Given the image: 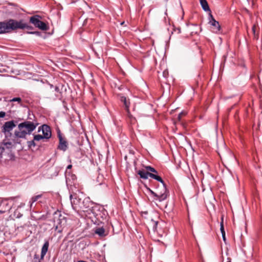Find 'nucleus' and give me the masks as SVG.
Here are the masks:
<instances>
[{
  "label": "nucleus",
  "instance_id": "1",
  "mask_svg": "<svg viewBox=\"0 0 262 262\" xmlns=\"http://www.w3.org/2000/svg\"><path fill=\"white\" fill-rule=\"evenodd\" d=\"M70 198L72 208L76 211L88 212L93 208V203L89 197L82 198L76 194H71L70 195Z\"/></svg>",
  "mask_w": 262,
  "mask_h": 262
},
{
  "label": "nucleus",
  "instance_id": "2",
  "mask_svg": "<svg viewBox=\"0 0 262 262\" xmlns=\"http://www.w3.org/2000/svg\"><path fill=\"white\" fill-rule=\"evenodd\" d=\"M43 18L42 16L35 14L29 17V22L41 31H47L50 29L49 23L43 21Z\"/></svg>",
  "mask_w": 262,
  "mask_h": 262
},
{
  "label": "nucleus",
  "instance_id": "3",
  "mask_svg": "<svg viewBox=\"0 0 262 262\" xmlns=\"http://www.w3.org/2000/svg\"><path fill=\"white\" fill-rule=\"evenodd\" d=\"M15 30V19L9 18L0 21V34L10 33Z\"/></svg>",
  "mask_w": 262,
  "mask_h": 262
},
{
  "label": "nucleus",
  "instance_id": "4",
  "mask_svg": "<svg viewBox=\"0 0 262 262\" xmlns=\"http://www.w3.org/2000/svg\"><path fill=\"white\" fill-rule=\"evenodd\" d=\"M25 12V10L20 7L17 4L9 3L7 6L3 7V12L7 15L11 17H15L19 11Z\"/></svg>",
  "mask_w": 262,
  "mask_h": 262
},
{
  "label": "nucleus",
  "instance_id": "5",
  "mask_svg": "<svg viewBox=\"0 0 262 262\" xmlns=\"http://www.w3.org/2000/svg\"><path fill=\"white\" fill-rule=\"evenodd\" d=\"M118 98L120 102L122 104V107L126 111L127 115H131V111L130 110V107L132 108L133 111L135 110V105H130V99L123 95L122 94H118Z\"/></svg>",
  "mask_w": 262,
  "mask_h": 262
},
{
  "label": "nucleus",
  "instance_id": "6",
  "mask_svg": "<svg viewBox=\"0 0 262 262\" xmlns=\"http://www.w3.org/2000/svg\"><path fill=\"white\" fill-rule=\"evenodd\" d=\"M16 102L17 103V104L19 105V106L23 109L24 114L31 115V112L28 106L23 104L22 99L19 97H14L12 99L9 100V109L10 108V106H12L13 105V103Z\"/></svg>",
  "mask_w": 262,
  "mask_h": 262
},
{
  "label": "nucleus",
  "instance_id": "7",
  "mask_svg": "<svg viewBox=\"0 0 262 262\" xmlns=\"http://www.w3.org/2000/svg\"><path fill=\"white\" fill-rule=\"evenodd\" d=\"M162 184V190L160 192H155L152 190L149 192L152 195L156 198V200L162 202L165 200L168 196V191L166 187V184L164 182Z\"/></svg>",
  "mask_w": 262,
  "mask_h": 262
},
{
  "label": "nucleus",
  "instance_id": "8",
  "mask_svg": "<svg viewBox=\"0 0 262 262\" xmlns=\"http://www.w3.org/2000/svg\"><path fill=\"white\" fill-rule=\"evenodd\" d=\"M137 173L140 176V177L143 179H147L148 177L157 180L161 183L164 184V181L161 177L159 175L151 173L148 171H145L144 169L139 170L137 171Z\"/></svg>",
  "mask_w": 262,
  "mask_h": 262
},
{
  "label": "nucleus",
  "instance_id": "9",
  "mask_svg": "<svg viewBox=\"0 0 262 262\" xmlns=\"http://www.w3.org/2000/svg\"><path fill=\"white\" fill-rule=\"evenodd\" d=\"M54 223L55 230H58V232L61 233L62 231V227L66 224V218L60 214L58 217L54 216Z\"/></svg>",
  "mask_w": 262,
  "mask_h": 262
},
{
  "label": "nucleus",
  "instance_id": "10",
  "mask_svg": "<svg viewBox=\"0 0 262 262\" xmlns=\"http://www.w3.org/2000/svg\"><path fill=\"white\" fill-rule=\"evenodd\" d=\"M38 123H34L30 121H25L21 123L18 125V128H21V129H24L25 131L28 134H30L36 127Z\"/></svg>",
  "mask_w": 262,
  "mask_h": 262
},
{
  "label": "nucleus",
  "instance_id": "11",
  "mask_svg": "<svg viewBox=\"0 0 262 262\" xmlns=\"http://www.w3.org/2000/svg\"><path fill=\"white\" fill-rule=\"evenodd\" d=\"M208 24L211 26L212 31L214 33H217L221 30V27L219 22L215 19L211 13H208Z\"/></svg>",
  "mask_w": 262,
  "mask_h": 262
},
{
  "label": "nucleus",
  "instance_id": "12",
  "mask_svg": "<svg viewBox=\"0 0 262 262\" xmlns=\"http://www.w3.org/2000/svg\"><path fill=\"white\" fill-rule=\"evenodd\" d=\"M15 27L16 30L25 29L32 30L34 29L32 26L29 25L28 23L25 22L23 19L19 20L15 19Z\"/></svg>",
  "mask_w": 262,
  "mask_h": 262
},
{
  "label": "nucleus",
  "instance_id": "13",
  "mask_svg": "<svg viewBox=\"0 0 262 262\" xmlns=\"http://www.w3.org/2000/svg\"><path fill=\"white\" fill-rule=\"evenodd\" d=\"M12 208V205L9 202V199H0V213L9 211Z\"/></svg>",
  "mask_w": 262,
  "mask_h": 262
},
{
  "label": "nucleus",
  "instance_id": "14",
  "mask_svg": "<svg viewBox=\"0 0 262 262\" xmlns=\"http://www.w3.org/2000/svg\"><path fill=\"white\" fill-rule=\"evenodd\" d=\"M15 126L13 121L6 122L3 126L2 132L4 133L6 137L10 136L11 134L10 132Z\"/></svg>",
  "mask_w": 262,
  "mask_h": 262
},
{
  "label": "nucleus",
  "instance_id": "15",
  "mask_svg": "<svg viewBox=\"0 0 262 262\" xmlns=\"http://www.w3.org/2000/svg\"><path fill=\"white\" fill-rule=\"evenodd\" d=\"M41 129L43 136L46 139H48L51 137V131L50 127L46 124H43L41 127L38 128V132H39Z\"/></svg>",
  "mask_w": 262,
  "mask_h": 262
},
{
  "label": "nucleus",
  "instance_id": "16",
  "mask_svg": "<svg viewBox=\"0 0 262 262\" xmlns=\"http://www.w3.org/2000/svg\"><path fill=\"white\" fill-rule=\"evenodd\" d=\"M26 34H32V35H35L37 36H39L42 38L46 39L47 37L52 34V33H42V32L38 31H28L26 32Z\"/></svg>",
  "mask_w": 262,
  "mask_h": 262
},
{
  "label": "nucleus",
  "instance_id": "17",
  "mask_svg": "<svg viewBox=\"0 0 262 262\" xmlns=\"http://www.w3.org/2000/svg\"><path fill=\"white\" fill-rule=\"evenodd\" d=\"M200 5L202 8V9L206 12L211 13V11L209 6L207 0H200Z\"/></svg>",
  "mask_w": 262,
  "mask_h": 262
},
{
  "label": "nucleus",
  "instance_id": "18",
  "mask_svg": "<svg viewBox=\"0 0 262 262\" xmlns=\"http://www.w3.org/2000/svg\"><path fill=\"white\" fill-rule=\"evenodd\" d=\"M49 246V242L46 241L41 248V255H40V259H43L45 256L46 255V254L48 251Z\"/></svg>",
  "mask_w": 262,
  "mask_h": 262
},
{
  "label": "nucleus",
  "instance_id": "19",
  "mask_svg": "<svg viewBox=\"0 0 262 262\" xmlns=\"http://www.w3.org/2000/svg\"><path fill=\"white\" fill-rule=\"evenodd\" d=\"M59 144L58 145V149L63 151H66L68 147L67 142L66 141L63 140L60 136H59Z\"/></svg>",
  "mask_w": 262,
  "mask_h": 262
},
{
  "label": "nucleus",
  "instance_id": "20",
  "mask_svg": "<svg viewBox=\"0 0 262 262\" xmlns=\"http://www.w3.org/2000/svg\"><path fill=\"white\" fill-rule=\"evenodd\" d=\"M95 233L101 237H104L106 235L105 229L103 227L96 228Z\"/></svg>",
  "mask_w": 262,
  "mask_h": 262
},
{
  "label": "nucleus",
  "instance_id": "21",
  "mask_svg": "<svg viewBox=\"0 0 262 262\" xmlns=\"http://www.w3.org/2000/svg\"><path fill=\"white\" fill-rule=\"evenodd\" d=\"M19 131H15V135L16 137L20 138H25L27 133L24 130L21 129V128H18Z\"/></svg>",
  "mask_w": 262,
  "mask_h": 262
},
{
  "label": "nucleus",
  "instance_id": "22",
  "mask_svg": "<svg viewBox=\"0 0 262 262\" xmlns=\"http://www.w3.org/2000/svg\"><path fill=\"white\" fill-rule=\"evenodd\" d=\"M42 194H38L35 196H33L31 198L30 203V207H32L33 204L35 202L37 201L39 199L42 198Z\"/></svg>",
  "mask_w": 262,
  "mask_h": 262
},
{
  "label": "nucleus",
  "instance_id": "23",
  "mask_svg": "<svg viewBox=\"0 0 262 262\" xmlns=\"http://www.w3.org/2000/svg\"><path fill=\"white\" fill-rule=\"evenodd\" d=\"M9 100H6V97H4L3 99H0V106H9Z\"/></svg>",
  "mask_w": 262,
  "mask_h": 262
},
{
  "label": "nucleus",
  "instance_id": "24",
  "mask_svg": "<svg viewBox=\"0 0 262 262\" xmlns=\"http://www.w3.org/2000/svg\"><path fill=\"white\" fill-rule=\"evenodd\" d=\"M145 168L146 170H147V171L151 172V173H154V174L158 175L157 170L154 167H152L150 166H146L145 167Z\"/></svg>",
  "mask_w": 262,
  "mask_h": 262
},
{
  "label": "nucleus",
  "instance_id": "25",
  "mask_svg": "<svg viewBox=\"0 0 262 262\" xmlns=\"http://www.w3.org/2000/svg\"><path fill=\"white\" fill-rule=\"evenodd\" d=\"M72 180L73 181H74L75 180H76V177L75 174H71L70 176ZM70 175L68 176V175H66V182H67V183L68 184V183L70 182Z\"/></svg>",
  "mask_w": 262,
  "mask_h": 262
},
{
  "label": "nucleus",
  "instance_id": "26",
  "mask_svg": "<svg viewBox=\"0 0 262 262\" xmlns=\"http://www.w3.org/2000/svg\"><path fill=\"white\" fill-rule=\"evenodd\" d=\"M23 216V214L21 213L18 209H16L14 212V216L16 218L19 219Z\"/></svg>",
  "mask_w": 262,
  "mask_h": 262
},
{
  "label": "nucleus",
  "instance_id": "27",
  "mask_svg": "<svg viewBox=\"0 0 262 262\" xmlns=\"http://www.w3.org/2000/svg\"><path fill=\"white\" fill-rule=\"evenodd\" d=\"M45 139L44 137L41 135H36L34 136V140L38 141L41 139Z\"/></svg>",
  "mask_w": 262,
  "mask_h": 262
},
{
  "label": "nucleus",
  "instance_id": "28",
  "mask_svg": "<svg viewBox=\"0 0 262 262\" xmlns=\"http://www.w3.org/2000/svg\"><path fill=\"white\" fill-rule=\"evenodd\" d=\"M220 230L221 232L225 231L223 223V216H222L221 218V222L220 223Z\"/></svg>",
  "mask_w": 262,
  "mask_h": 262
},
{
  "label": "nucleus",
  "instance_id": "29",
  "mask_svg": "<svg viewBox=\"0 0 262 262\" xmlns=\"http://www.w3.org/2000/svg\"><path fill=\"white\" fill-rule=\"evenodd\" d=\"M152 223H153L152 230L154 231H155L157 230V225H158V222H156V221H152Z\"/></svg>",
  "mask_w": 262,
  "mask_h": 262
},
{
  "label": "nucleus",
  "instance_id": "30",
  "mask_svg": "<svg viewBox=\"0 0 262 262\" xmlns=\"http://www.w3.org/2000/svg\"><path fill=\"white\" fill-rule=\"evenodd\" d=\"M29 146L30 147H31V146H36V144L35 143V140H32V141H31L29 142Z\"/></svg>",
  "mask_w": 262,
  "mask_h": 262
},
{
  "label": "nucleus",
  "instance_id": "31",
  "mask_svg": "<svg viewBox=\"0 0 262 262\" xmlns=\"http://www.w3.org/2000/svg\"><path fill=\"white\" fill-rule=\"evenodd\" d=\"M173 31L174 32L178 31V32H177L178 34H180L181 32V28L180 27H178V28L174 27Z\"/></svg>",
  "mask_w": 262,
  "mask_h": 262
},
{
  "label": "nucleus",
  "instance_id": "32",
  "mask_svg": "<svg viewBox=\"0 0 262 262\" xmlns=\"http://www.w3.org/2000/svg\"><path fill=\"white\" fill-rule=\"evenodd\" d=\"M5 150V148L0 146V158L2 157V154Z\"/></svg>",
  "mask_w": 262,
  "mask_h": 262
},
{
  "label": "nucleus",
  "instance_id": "33",
  "mask_svg": "<svg viewBox=\"0 0 262 262\" xmlns=\"http://www.w3.org/2000/svg\"><path fill=\"white\" fill-rule=\"evenodd\" d=\"M252 31L253 34L254 35H255L256 29H255V25H253V26L252 27Z\"/></svg>",
  "mask_w": 262,
  "mask_h": 262
},
{
  "label": "nucleus",
  "instance_id": "34",
  "mask_svg": "<svg viewBox=\"0 0 262 262\" xmlns=\"http://www.w3.org/2000/svg\"><path fill=\"white\" fill-rule=\"evenodd\" d=\"M54 91H55L57 93H58V92L60 93L59 88L58 86H57V85L55 86L54 88Z\"/></svg>",
  "mask_w": 262,
  "mask_h": 262
},
{
  "label": "nucleus",
  "instance_id": "35",
  "mask_svg": "<svg viewBox=\"0 0 262 262\" xmlns=\"http://www.w3.org/2000/svg\"><path fill=\"white\" fill-rule=\"evenodd\" d=\"M186 114H187V113L185 112L184 111H181V112H180L178 113V115H186Z\"/></svg>",
  "mask_w": 262,
  "mask_h": 262
},
{
  "label": "nucleus",
  "instance_id": "36",
  "mask_svg": "<svg viewBox=\"0 0 262 262\" xmlns=\"http://www.w3.org/2000/svg\"><path fill=\"white\" fill-rule=\"evenodd\" d=\"M46 81H47V82L48 84L49 85L50 88L51 89H53V88H54V86H54L52 84L50 83H49V82H48V81H47V80H46Z\"/></svg>",
  "mask_w": 262,
  "mask_h": 262
},
{
  "label": "nucleus",
  "instance_id": "37",
  "mask_svg": "<svg viewBox=\"0 0 262 262\" xmlns=\"http://www.w3.org/2000/svg\"><path fill=\"white\" fill-rule=\"evenodd\" d=\"M62 103H63V107H64L66 110H68V107H67V103H66L64 101H63L62 102Z\"/></svg>",
  "mask_w": 262,
  "mask_h": 262
},
{
  "label": "nucleus",
  "instance_id": "38",
  "mask_svg": "<svg viewBox=\"0 0 262 262\" xmlns=\"http://www.w3.org/2000/svg\"><path fill=\"white\" fill-rule=\"evenodd\" d=\"M181 118V116H180V115L177 116V119L178 120V122L180 121Z\"/></svg>",
  "mask_w": 262,
  "mask_h": 262
},
{
  "label": "nucleus",
  "instance_id": "39",
  "mask_svg": "<svg viewBox=\"0 0 262 262\" xmlns=\"http://www.w3.org/2000/svg\"><path fill=\"white\" fill-rule=\"evenodd\" d=\"M144 186H145V187L146 188V189H147L149 192H150V191L151 190V189H150L149 187H148L147 186V185H145H145H144Z\"/></svg>",
  "mask_w": 262,
  "mask_h": 262
},
{
  "label": "nucleus",
  "instance_id": "40",
  "mask_svg": "<svg viewBox=\"0 0 262 262\" xmlns=\"http://www.w3.org/2000/svg\"><path fill=\"white\" fill-rule=\"evenodd\" d=\"M72 167V165H69L68 166H67V169H71Z\"/></svg>",
  "mask_w": 262,
  "mask_h": 262
},
{
  "label": "nucleus",
  "instance_id": "41",
  "mask_svg": "<svg viewBox=\"0 0 262 262\" xmlns=\"http://www.w3.org/2000/svg\"><path fill=\"white\" fill-rule=\"evenodd\" d=\"M78 0H71V3H75L77 2Z\"/></svg>",
  "mask_w": 262,
  "mask_h": 262
},
{
  "label": "nucleus",
  "instance_id": "42",
  "mask_svg": "<svg viewBox=\"0 0 262 262\" xmlns=\"http://www.w3.org/2000/svg\"><path fill=\"white\" fill-rule=\"evenodd\" d=\"M227 55H224L223 56V58L225 60H226Z\"/></svg>",
  "mask_w": 262,
  "mask_h": 262
},
{
  "label": "nucleus",
  "instance_id": "43",
  "mask_svg": "<svg viewBox=\"0 0 262 262\" xmlns=\"http://www.w3.org/2000/svg\"><path fill=\"white\" fill-rule=\"evenodd\" d=\"M226 262H231V259L229 257L227 258V261Z\"/></svg>",
  "mask_w": 262,
  "mask_h": 262
},
{
  "label": "nucleus",
  "instance_id": "44",
  "mask_svg": "<svg viewBox=\"0 0 262 262\" xmlns=\"http://www.w3.org/2000/svg\"><path fill=\"white\" fill-rule=\"evenodd\" d=\"M222 236H225V231L221 232Z\"/></svg>",
  "mask_w": 262,
  "mask_h": 262
},
{
  "label": "nucleus",
  "instance_id": "45",
  "mask_svg": "<svg viewBox=\"0 0 262 262\" xmlns=\"http://www.w3.org/2000/svg\"><path fill=\"white\" fill-rule=\"evenodd\" d=\"M222 237H223V239L224 240V241L225 242V241H226V237H225V236H224V235L222 236Z\"/></svg>",
  "mask_w": 262,
  "mask_h": 262
},
{
  "label": "nucleus",
  "instance_id": "46",
  "mask_svg": "<svg viewBox=\"0 0 262 262\" xmlns=\"http://www.w3.org/2000/svg\"><path fill=\"white\" fill-rule=\"evenodd\" d=\"M34 258H37H37H38V255H37V254H35V255H34Z\"/></svg>",
  "mask_w": 262,
  "mask_h": 262
},
{
  "label": "nucleus",
  "instance_id": "47",
  "mask_svg": "<svg viewBox=\"0 0 262 262\" xmlns=\"http://www.w3.org/2000/svg\"><path fill=\"white\" fill-rule=\"evenodd\" d=\"M231 98H232L231 96V97H226V98H225V99L226 100V99H228Z\"/></svg>",
  "mask_w": 262,
  "mask_h": 262
},
{
  "label": "nucleus",
  "instance_id": "48",
  "mask_svg": "<svg viewBox=\"0 0 262 262\" xmlns=\"http://www.w3.org/2000/svg\"><path fill=\"white\" fill-rule=\"evenodd\" d=\"M173 123H174V124H176L177 123V121H176L175 120H173Z\"/></svg>",
  "mask_w": 262,
  "mask_h": 262
},
{
  "label": "nucleus",
  "instance_id": "49",
  "mask_svg": "<svg viewBox=\"0 0 262 262\" xmlns=\"http://www.w3.org/2000/svg\"><path fill=\"white\" fill-rule=\"evenodd\" d=\"M75 113L77 114V115H79V114L76 111H75Z\"/></svg>",
  "mask_w": 262,
  "mask_h": 262
},
{
  "label": "nucleus",
  "instance_id": "50",
  "mask_svg": "<svg viewBox=\"0 0 262 262\" xmlns=\"http://www.w3.org/2000/svg\"><path fill=\"white\" fill-rule=\"evenodd\" d=\"M118 89H119V90H122V88H121V87H119V88H118Z\"/></svg>",
  "mask_w": 262,
  "mask_h": 262
},
{
  "label": "nucleus",
  "instance_id": "51",
  "mask_svg": "<svg viewBox=\"0 0 262 262\" xmlns=\"http://www.w3.org/2000/svg\"><path fill=\"white\" fill-rule=\"evenodd\" d=\"M5 116H0V118H3Z\"/></svg>",
  "mask_w": 262,
  "mask_h": 262
},
{
  "label": "nucleus",
  "instance_id": "52",
  "mask_svg": "<svg viewBox=\"0 0 262 262\" xmlns=\"http://www.w3.org/2000/svg\"><path fill=\"white\" fill-rule=\"evenodd\" d=\"M77 117L78 118V120H80V116H77Z\"/></svg>",
  "mask_w": 262,
  "mask_h": 262
},
{
  "label": "nucleus",
  "instance_id": "53",
  "mask_svg": "<svg viewBox=\"0 0 262 262\" xmlns=\"http://www.w3.org/2000/svg\"><path fill=\"white\" fill-rule=\"evenodd\" d=\"M173 111V110H171L170 114H172Z\"/></svg>",
  "mask_w": 262,
  "mask_h": 262
}]
</instances>
